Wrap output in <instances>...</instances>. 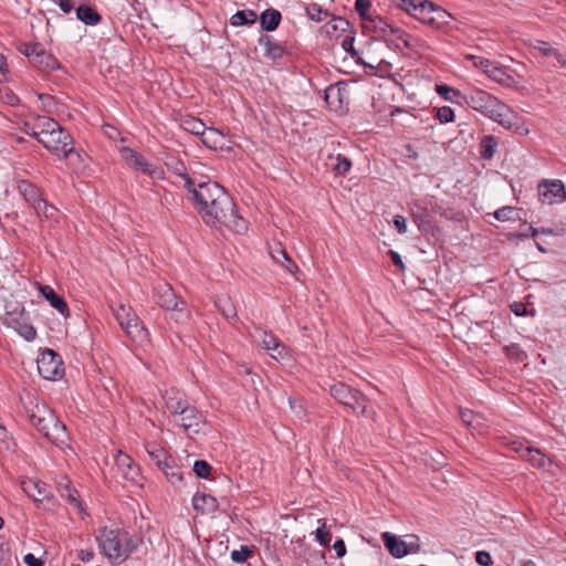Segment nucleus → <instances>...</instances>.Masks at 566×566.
I'll return each instance as SVG.
<instances>
[{"label": "nucleus", "mask_w": 566, "mask_h": 566, "mask_svg": "<svg viewBox=\"0 0 566 566\" xmlns=\"http://www.w3.org/2000/svg\"><path fill=\"white\" fill-rule=\"evenodd\" d=\"M385 547L396 558H402L408 555L407 542L398 538L396 535L385 532L381 535Z\"/></svg>", "instance_id": "nucleus-23"}, {"label": "nucleus", "mask_w": 566, "mask_h": 566, "mask_svg": "<svg viewBox=\"0 0 566 566\" xmlns=\"http://www.w3.org/2000/svg\"><path fill=\"white\" fill-rule=\"evenodd\" d=\"M184 128L193 135H200L205 132V124L200 119L191 117L184 120Z\"/></svg>", "instance_id": "nucleus-47"}, {"label": "nucleus", "mask_w": 566, "mask_h": 566, "mask_svg": "<svg viewBox=\"0 0 566 566\" xmlns=\"http://www.w3.org/2000/svg\"><path fill=\"white\" fill-rule=\"evenodd\" d=\"M24 307L20 304H15L12 308L10 304L6 305V314L3 323L9 327H14L24 321Z\"/></svg>", "instance_id": "nucleus-30"}, {"label": "nucleus", "mask_w": 566, "mask_h": 566, "mask_svg": "<svg viewBox=\"0 0 566 566\" xmlns=\"http://www.w3.org/2000/svg\"><path fill=\"white\" fill-rule=\"evenodd\" d=\"M315 537H316V541L322 546L326 547V546L329 545L332 535H331L329 531L326 530V523L325 522H323L322 526L316 530Z\"/></svg>", "instance_id": "nucleus-51"}, {"label": "nucleus", "mask_w": 566, "mask_h": 566, "mask_svg": "<svg viewBox=\"0 0 566 566\" xmlns=\"http://www.w3.org/2000/svg\"><path fill=\"white\" fill-rule=\"evenodd\" d=\"M192 505L195 511L201 514H212L219 507L217 499L206 493H196L192 497Z\"/></svg>", "instance_id": "nucleus-24"}, {"label": "nucleus", "mask_w": 566, "mask_h": 566, "mask_svg": "<svg viewBox=\"0 0 566 566\" xmlns=\"http://www.w3.org/2000/svg\"><path fill=\"white\" fill-rule=\"evenodd\" d=\"M350 167H352L350 160L347 157L338 154L336 156V163L333 167V171L336 175L344 176L345 174H347L349 171Z\"/></svg>", "instance_id": "nucleus-44"}, {"label": "nucleus", "mask_w": 566, "mask_h": 566, "mask_svg": "<svg viewBox=\"0 0 566 566\" xmlns=\"http://www.w3.org/2000/svg\"><path fill=\"white\" fill-rule=\"evenodd\" d=\"M98 546L103 555L112 560L124 562L133 552V547L123 545L119 530L103 527L97 536Z\"/></svg>", "instance_id": "nucleus-5"}, {"label": "nucleus", "mask_w": 566, "mask_h": 566, "mask_svg": "<svg viewBox=\"0 0 566 566\" xmlns=\"http://www.w3.org/2000/svg\"><path fill=\"white\" fill-rule=\"evenodd\" d=\"M333 548L336 552L337 558H342V557L345 556V554H346V545H345V542L342 538L335 541V543L333 545Z\"/></svg>", "instance_id": "nucleus-63"}, {"label": "nucleus", "mask_w": 566, "mask_h": 566, "mask_svg": "<svg viewBox=\"0 0 566 566\" xmlns=\"http://www.w3.org/2000/svg\"><path fill=\"white\" fill-rule=\"evenodd\" d=\"M475 560L481 566H491L493 563L490 553L486 551H479L475 554Z\"/></svg>", "instance_id": "nucleus-58"}, {"label": "nucleus", "mask_w": 566, "mask_h": 566, "mask_svg": "<svg viewBox=\"0 0 566 566\" xmlns=\"http://www.w3.org/2000/svg\"><path fill=\"white\" fill-rule=\"evenodd\" d=\"M258 19V14L254 10L244 9L237 11L230 19V23L233 27H240L244 24H253Z\"/></svg>", "instance_id": "nucleus-33"}, {"label": "nucleus", "mask_w": 566, "mask_h": 566, "mask_svg": "<svg viewBox=\"0 0 566 566\" xmlns=\"http://www.w3.org/2000/svg\"><path fill=\"white\" fill-rule=\"evenodd\" d=\"M331 396L339 403L353 409L359 415H367V397L359 390L352 388L344 382H336L329 386Z\"/></svg>", "instance_id": "nucleus-7"}, {"label": "nucleus", "mask_w": 566, "mask_h": 566, "mask_svg": "<svg viewBox=\"0 0 566 566\" xmlns=\"http://www.w3.org/2000/svg\"><path fill=\"white\" fill-rule=\"evenodd\" d=\"M112 311L122 329L133 342L143 344L148 339L147 329L130 306L118 304Z\"/></svg>", "instance_id": "nucleus-4"}, {"label": "nucleus", "mask_w": 566, "mask_h": 566, "mask_svg": "<svg viewBox=\"0 0 566 566\" xmlns=\"http://www.w3.org/2000/svg\"><path fill=\"white\" fill-rule=\"evenodd\" d=\"M174 172L184 180V185L186 184L187 178H191L188 175L187 169H186L185 165L181 161H177L175 164Z\"/></svg>", "instance_id": "nucleus-59"}, {"label": "nucleus", "mask_w": 566, "mask_h": 566, "mask_svg": "<svg viewBox=\"0 0 566 566\" xmlns=\"http://www.w3.org/2000/svg\"><path fill=\"white\" fill-rule=\"evenodd\" d=\"M514 209L512 207H502L494 212V217L499 221H507L513 219Z\"/></svg>", "instance_id": "nucleus-54"}, {"label": "nucleus", "mask_w": 566, "mask_h": 566, "mask_svg": "<svg viewBox=\"0 0 566 566\" xmlns=\"http://www.w3.org/2000/svg\"><path fill=\"white\" fill-rule=\"evenodd\" d=\"M282 20L281 12L276 9H266L260 14V23L263 30L274 31L277 29Z\"/></svg>", "instance_id": "nucleus-27"}, {"label": "nucleus", "mask_w": 566, "mask_h": 566, "mask_svg": "<svg viewBox=\"0 0 566 566\" xmlns=\"http://www.w3.org/2000/svg\"><path fill=\"white\" fill-rule=\"evenodd\" d=\"M33 209L39 217L44 216L48 219L53 218L57 212V209L54 206L49 205L43 198L36 201Z\"/></svg>", "instance_id": "nucleus-41"}, {"label": "nucleus", "mask_w": 566, "mask_h": 566, "mask_svg": "<svg viewBox=\"0 0 566 566\" xmlns=\"http://www.w3.org/2000/svg\"><path fill=\"white\" fill-rule=\"evenodd\" d=\"M522 459L530 462L535 468H544L546 464L545 454L542 453L538 449L532 448L527 446L525 448V453L522 454Z\"/></svg>", "instance_id": "nucleus-35"}, {"label": "nucleus", "mask_w": 566, "mask_h": 566, "mask_svg": "<svg viewBox=\"0 0 566 566\" xmlns=\"http://www.w3.org/2000/svg\"><path fill=\"white\" fill-rule=\"evenodd\" d=\"M253 554V551L245 545H242L240 549H234L231 552V559L234 563L242 564L247 562V559Z\"/></svg>", "instance_id": "nucleus-48"}, {"label": "nucleus", "mask_w": 566, "mask_h": 566, "mask_svg": "<svg viewBox=\"0 0 566 566\" xmlns=\"http://www.w3.org/2000/svg\"><path fill=\"white\" fill-rule=\"evenodd\" d=\"M176 421L188 436L205 432L207 427L205 416L191 405L184 410Z\"/></svg>", "instance_id": "nucleus-14"}, {"label": "nucleus", "mask_w": 566, "mask_h": 566, "mask_svg": "<svg viewBox=\"0 0 566 566\" xmlns=\"http://www.w3.org/2000/svg\"><path fill=\"white\" fill-rule=\"evenodd\" d=\"M46 149L54 151L56 155L63 158H70L75 155L80 159V154L73 147V137L62 126L55 129L53 133H46L42 138L38 140Z\"/></svg>", "instance_id": "nucleus-8"}, {"label": "nucleus", "mask_w": 566, "mask_h": 566, "mask_svg": "<svg viewBox=\"0 0 566 566\" xmlns=\"http://www.w3.org/2000/svg\"><path fill=\"white\" fill-rule=\"evenodd\" d=\"M43 436L55 444L64 443L67 438L66 428L54 417V422L50 423Z\"/></svg>", "instance_id": "nucleus-28"}, {"label": "nucleus", "mask_w": 566, "mask_h": 566, "mask_svg": "<svg viewBox=\"0 0 566 566\" xmlns=\"http://www.w3.org/2000/svg\"><path fill=\"white\" fill-rule=\"evenodd\" d=\"M18 50L29 59L34 67L41 71H51L59 67L56 59L48 53L40 43H20Z\"/></svg>", "instance_id": "nucleus-10"}, {"label": "nucleus", "mask_w": 566, "mask_h": 566, "mask_svg": "<svg viewBox=\"0 0 566 566\" xmlns=\"http://www.w3.org/2000/svg\"><path fill=\"white\" fill-rule=\"evenodd\" d=\"M388 254L392 261V263L400 270V271H405L406 269V265L400 256V254L394 250H389L388 251Z\"/></svg>", "instance_id": "nucleus-61"}, {"label": "nucleus", "mask_w": 566, "mask_h": 566, "mask_svg": "<svg viewBox=\"0 0 566 566\" xmlns=\"http://www.w3.org/2000/svg\"><path fill=\"white\" fill-rule=\"evenodd\" d=\"M116 468L122 476L132 482H137L139 476V468L133 462V460L122 451L116 457Z\"/></svg>", "instance_id": "nucleus-21"}, {"label": "nucleus", "mask_w": 566, "mask_h": 566, "mask_svg": "<svg viewBox=\"0 0 566 566\" xmlns=\"http://www.w3.org/2000/svg\"><path fill=\"white\" fill-rule=\"evenodd\" d=\"M353 44H354V38L346 36L343 40L342 46L346 52H348L352 55V57H356L357 52L354 50Z\"/></svg>", "instance_id": "nucleus-62"}, {"label": "nucleus", "mask_w": 566, "mask_h": 566, "mask_svg": "<svg viewBox=\"0 0 566 566\" xmlns=\"http://www.w3.org/2000/svg\"><path fill=\"white\" fill-rule=\"evenodd\" d=\"M23 560L28 566H43V563L31 553L27 554Z\"/></svg>", "instance_id": "nucleus-64"}, {"label": "nucleus", "mask_w": 566, "mask_h": 566, "mask_svg": "<svg viewBox=\"0 0 566 566\" xmlns=\"http://www.w3.org/2000/svg\"><path fill=\"white\" fill-rule=\"evenodd\" d=\"M164 399H165L166 408L176 418H178L184 412V410L188 406H190V403L186 399L185 395L174 388L166 390V392L164 395Z\"/></svg>", "instance_id": "nucleus-18"}, {"label": "nucleus", "mask_w": 566, "mask_h": 566, "mask_svg": "<svg viewBox=\"0 0 566 566\" xmlns=\"http://www.w3.org/2000/svg\"><path fill=\"white\" fill-rule=\"evenodd\" d=\"M155 300L160 307L175 312L176 321L188 318L185 302L178 301L177 295L168 283L159 282L155 286Z\"/></svg>", "instance_id": "nucleus-9"}, {"label": "nucleus", "mask_w": 566, "mask_h": 566, "mask_svg": "<svg viewBox=\"0 0 566 566\" xmlns=\"http://www.w3.org/2000/svg\"><path fill=\"white\" fill-rule=\"evenodd\" d=\"M348 27L349 22L340 17H334L325 24L326 33L328 35H334L338 31L344 32Z\"/></svg>", "instance_id": "nucleus-39"}, {"label": "nucleus", "mask_w": 566, "mask_h": 566, "mask_svg": "<svg viewBox=\"0 0 566 566\" xmlns=\"http://www.w3.org/2000/svg\"><path fill=\"white\" fill-rule=\"evenodd\" d=\"M497 148V140L493 135H485L480 144V155L483 159H491Z\"/></svg>", "instance_id": "nucleus-36"}, {"label": "nucleus", "mask_w": 566, "mask_h": 566, "mask_svg": "<svg viewBox=\"0 0 566 566\" xmlns=\"http://www.w3.org/2000/svg\"><path fill=\"white\" fill-rule=\"evenodd\" d=\"M308 17L314 21H322L321 14L328 15L327 11L323 10L318 4L312 3L306 8Z\"/></svg>", "instance_id": "nucleus-53"}, {"label": "nucleus", "mask_w": 566, "mask_h": 566, "mask_svg": "<svg viewBox=\"0 0 566 566\" xmlns=\"http://www.w3.org/2000/svg\"><path fill=\"white\" fill-rule=\"evenodd\" d=\"M437 92L441 97H443L447 101L452 99L450 94H453V95L460 94L457 90H454L446 84L437 85Z\"/></svg>", "instance_id": "nucleus-56"}, {"label": "nucleus", "mask_w": 566, "mask_h": 566, "mask_svg": "<svg viewBox=\"0 0 566 566\" xmlns=\"http://www.w3.org/2000/svg\"><path fill=\"white\" fill-rule=\"evenodd\" d=\"M394 224L398 233L403 234L407 232V223L406 219L402 216H395L394 218Z\"/></svg>", "instance_id": "nucleus-60"}, {"label": "nucleus", "mask_w": 566, "mask_h": 566, "mask_svg": "<svg viewBox=\"0 0 566 566\" xmlns=\"http://www.w3.org/2000/svg\"><path fill=\"white\" fill-rule=\"evenodd\" d=\"M24 126L38 130V133L34 134L38 135L39 140L45 133L46 135L53 133L55 129H59L61 125L53 118L38 116L33 123H25Z\"/></svg>", "instance_id": "nucleus-26"}, {"label": "nucleus", "mask_w": 566, "mask_h": 566, "mask_svg": "<svg viewBox=\"0 0 566 566\" xmlns=\"http://www.w3.org/2000/svg\"><path fill=\"white\" fill-rule=\"evenodd\" d=\"M19 190L23 195L24 199L32 205V207L36 203L38 200L41 199L38 189L28 181H21L19 185Z\"/></svg>", "instance_id": "nucleus-38"}, {"label": "nucleus", "mask_w": 566, "mask_h": 566, "mask_svg": "<svg viewBox=\"0 0 566 566\" xmlns=\"http://www.w3.org/2000/svg\"><path fill=\"white\" fill-rule=\"evenodd\" d=\"M366 28L373 30L375 36L382 39L389 48L401 50L400 44L394 39L399 28L392 27L379 15L368 17V24Z\"/></svg>", "instance_id": "nucleus-16"}, {"label": "nucleus", "mask_w": 566, "mask_h": 566, "mask_svg": "<svg viewBox=\"0 0 566 566\" xmlns=\"http://www.w3.org/2000/svg\"><path fill=\"white\" fill-rule=\"evenodd\" d=\"M22 490L28 496L33 499L34 502H40L49 497L46 484L39 480L29 479L27 481H22Z\"/></svg>", "instance_id": "nucleus-25"}, {"label": "nucleus", "mask_w": 566, "mask_h": 566, "mask_svg": "<svg viewBox=\"0 0 566 566\" xmlns=\"http://www.w3.org/2000/svg\"><path fill=\"white\" fill-rule=\"evenodd\" d=\"M60 495L64 497L70 504L74 505L82 513L84 512L83 503L78 499V492L72 488L69 480L59 483Z\"/></svg>", "instance_id": "nucleus-29"}, {"label": "nucleus", "mask_w": 566, "mask_h": 566, "mask_svg": "<svg viewBox=\"0 0 566 566\" xmlns=\"http://www.w3.org/2000/svg\"><path fill=\"white\" fill-rule=\"evenodd\" d=\"M14 331H17L22 337H24L27 340H33L36 336L35 328L22 321L20 324H17V326L13 327Z\"/></svg>", "instance_id": "nucleus-46"}, {"label": "nucleus", "mask_w": 566, "mask_h": 566, "mask_svg": "<svg viewBox=\"0 0 566 566\" xmlns=\"http://www.w3.org/2000/svg\"><path fill=\"white\" fill-rule=\"evenodd\" d=\"M397 7L405 10L408 14L413 17L417 9L424 2V0H392Z\"/></svg>", "instance_id": "nucleus-42"}, {"label": "nucleus", "mask_w": 566, "mask_h": 566, "mask_svg": "<svg viewBox=\"0 0 566 566\" xmlns=\"http://www.w3.org/2000/svg\"><path fill=\"white\" fill-rule=\"evenodd\" d=\"M463 99L469 107L482 113L506 129L513 128L517 122L516 115L507 105L483 90H470L463 95Z\"/></svg>", "instance_id": "nucleus-2"}, {"label": "nucleus", "mask_w": 566, "mask_h": 566, "mask_svg": "<svg viewBox=\"0 0 566 566\" xmlns=\"http://www.w3.org/2000/svg\"><path fill=\"white\" fill-rule=\"evenodd\" d=\"M184 187L190 193V200L200 217L208 209V206L212 205L214 199L224 191V188L214 181H197L192 178H187Z\"/></svg>", "instance_id": "nucleus-3"}, {"label": "nucleus", "mask_w": 566, "mask_h": 566, "mask_svg": "<svg viewBox=\"0 0 566 566\" xmlns=\"http://www.w3.org/2000/svg\"><path fill=\"white\" fill-rule=\"evenodd\" d=\"M412 18L433 29H440L448 23V18H450V14L441 7L436 6L433 2L424 0L420 8L417 9V12Z\"/></svg>", "instance_id": "nucleus-11"}, {"label": "nucleus", "mask_w": 566, "mask_h": 566, "mask_svg": "<svg viewBox=\"0 0 566 566\" xmlns=\"http://www.w3.org/2000/svg\"><path fill=\"white\" fill-rule=\"evenodd\" d=\"M436 116L441 124H448L453 122L454 112L450 106H442L438 108Z\"/></svg>", "instance_id": "nucleus-50"}, {"label": "nucleus", "mask_w": 566, "mask_h": 566, "mask_svg": "<svg viewBox=\"0 0 566 566\" xmlns=\"http://www.w3.org/2000/svg\"><path fill=\"white\" fill-rule=\"evenodd\" d=\"M201 218L206 224L216 229L227 228L238 234L248 230L247 221L238 214L237 206L226 190L208 206Z\"/></svg>", "instance_id": "nucleus-1"}, {"label": "nucleus", "mask_w": 566, "mask_h": 566, "mask_svg": "<svg viewBox=\"0 0 566 566\" xmlns=\"http://www.w3.org/2000/svg\"><path fill=\"white\" fill-rule=\"evenodd\" d=\"M122 158L125 160V163L133 169L140 171L145 175H148L153 178L163 179L164 178V171L157 167H154L151 164H149L146 158L137 153L136 150L129 148V147H123L120 149Z\"/></svg>", "instance_id": "nucleus-13"}, {"label": "nucleus", "mask_w": 566, "mask_h": 566, "mask_svg": "<svg viewBox=\"0 0 566 566\" xmlns=\"http://www.w3.org/2000/svg\"><path fill=\"white\" fill-rule=\"evenodd\" d=\"M20 400L29 421L43 434L54 422V415L44 403L40 405L31 392L21 395Z\"/></svg>", "instance_id": "nucleus-6"}, {"label": "nucleus", "mask_w": 566, "mask_h": 566, "mask_svg": "<svg viewBox=\"0 0 566 566\" xmlns=\"http://www.w3.org/2000/svg\"><path fill=\"white\" fill-rule=\"evenodd\" d=\"M504 353L507 357L511 359H514L515 361H523L527 355L525 352L520 347V345L512 343L510 345H506L504 347Z\"/></svg>", "instance_id": "nucleus-43"}, {"label": "nucleus", "mask_w": 566, "mask_h": 566, "mask_svg": "<svg viewBox=\"0 0 566 566\" xmlns=\"http://www.w3.org/2000/svg\"><path fill=\"white\" fill-rule=\"evenodd\" d=\"M410 217L423 235L434 234L438 230L436 220L427 205L415 201L409 207Z\"/></svg>", "instance_id": "nucleus-12"}, {"label": "nucleus", "mask_w": 566, "mask_h": 566, "mask_svg": "<svg viewBox=\"0 0 566 566\" xmlns=\"http://www.w3.org/2000/svg\"><path fill=\"white\" fill-rule=\"evenodd\" d=\"M76 18L87 25H95L102 19L101 14L95 9L85 4L76 9Z\"/></svg>", "instance_id": "nucleus-32"}, {"label": "nucleus", "mask_w": 566, "mask_h": 566, "mask_svg": "<svg viewBox=\"0 0 566 566\" xmlns=\"http://www.w3.org/2000/svg\"><path fill=\"white\" fill-rule=\"evenodd\" d=\"M211 465L205 460H197L193 463V472L198 478L207 479L211 473Z\"/></svg>", "instance_id": "nucleus-49"}, {"label": "nucleus", "mask_w": 566, "mask_h": 566, "mask_svg": "<svg viewBox=\"0 0 566 566\" xmlns=\"http://www.w3.org/2000/svg\"><path fill=\"white\" fill-rule=\"evenodd\" d=\"M468 57L470 60H473L474 65L482 69L485 74H486V70L491 69L494 64V62H492L488 59H483V57H479V56H474V55H469Z\"/></svg>", "instance_id": "nucleus-57"}, {"label": "nucleus", "mask_w": 566, "mask_h": 566, "mask_svg": "<svg viewBox=\"0 0 566 566\" xmlns=\"http://www.w3.org/2000/svg\"><path fill=\"white\" fill-rule=\"evenodd\" d=\"M218 311L227 318H234L237 316V310L232 301L228 296H220L214 302Z\"/></svg>", "instance_id": "nucleus-37"}, {"label": "nucleus", "mask_w": 566, "mask_h": 566, "mask_svg": "<svg viewBox=\"0 0 566 566\" xmlns=\"http://www.w3.org/2000/svg\"><path fill=\"white\" fill-rule=\"evenodd\" d=\"M370 7L369 0H356L355 9L359 13L363 20L368 21L367 10Z\"/></svg>", "instance_id": "nucleus-55"}, {"label": "nucleus", "mask_w": 566, "mask_h": 566, "mask_svg": "<svg viewBox=\"0 0 566 566\" xmlns=\"http://www.w3.org/2000/svg\"><path fill=\"white\" fill-rule=\"evenodd\" d=\"M394 39L400 44L401 50L403 48L409 50H416L419 44L418 40L413 39L401 29H398V32H396Z\"/></svg>", "instance_id": "nucleus-40"}, {"label": "nucleus", "mask_w": 566, "mask_h": 566, "mask_svg": "<svg viewBox=\"0 0 566 566\" xmlns=\"http://www.w3.org/2000/svg\"><path fill=\"white\" fill-rule=\"evenodd\" d=\"M255 337L261 338V344L263 348L269 352L271 357L274 359L282 358L284 356L285 347L277 340V338L272 334L263 329L256 331Z\"/></svg>", "instance_id": "nucleus-20"}, {"label": "nucleus", "mask_w": 566, "mask_h": 566, "mask_svg": "<svg viewBox=\"0 0 566 566\" xmlns=\"http://www.w3.org/2000/svg\"><path fill=\"white\" fill-rule=\"evenodd\" d=\"M149 458L158 467V469H165L168 467V462L172 461L166 453V451L157 444L147 447Z\"/></svg>", "instance_id": "nucleus-34"}, {"label": "nucleus", "mask_w": 566, "mask_h": 566, "mask_svg": "<svg viewBox=\"0 0 566 566\" xmlns=\"http://www.w3.org/2000/svg\"><path fill=\"white\" fill-rule=\"evenodd\" d=\"M259 44L264 48V56L272 61H277L283 57L285 49L273 36L262 34L259 38Z\"/></svg>", "instance_id": "nucleus-22"}, {"label": "nucleus", "mask_w": 566, "mask_h": 566, "mask_svg": "<svg viewBox=\"0 0 566 566\" xmlns=\"http://www.w3.org/2000/svg\"><path fill=\"white\" fill-rule=\"evenodd\" d=\"M270 254L276 263L283 264V259H286L287 252L280 243H275L270 248Z\"/></svg>", "instance_id": "nucleus-52"}, {"label": "nucleus", "mask_w": 566, "mask_h": 566, "mask_svg": "<svg viewBox=\"0 0 566 566\" xmlns=\"http://www.w3.org/2000/svg\"><path fill=\"white\" fill-rule=\"evenodd\" d=\"M40 294L55 308L61 315L67 317L70 315L69 306L63 296L55 293L50 285L36 283Z\"/></svg>", "instance_id": "nucleus-19"}, {"label": "nucleus", "mask_w": 566, "mask_h": 566, "mask_svg": "<svg viewBox=\"0 0 566 566\" xmlns=\"http://www.w3.org/2000/svg\"><path fill=\"white\" fill-rule=\"evenodd\" d=\"M538 197L542 203L562 202L566 197L564 184L560 180H546L538 185Z\"/></svg>", "instance_id": "nucleus-17"}, {"label": "nucleus", "mask_w": 566, "mask_h": 566, "mask_svg": "<svg viewBox=\"0 0 566 566\" xmlns=\"http://www.w3.org/2000/svg\"><path fill=\"white\" fill-rule=\"evenodd\" d=\"M486 75L494 82L506 87L512 86L515 82L513 76L507 74L506 71L496 63H494L491 69L486 70Z\"/></svg>", "instance_id": "nucleus-31"}, {"label": "nucleus", "mask_w": 566, "mask_h": 566, "mask_svg": "<svg viewBox=\"0 0 566 566\" xmlns=\"http://www.w3.org/2000/svg\"><path fill=\"white\" fill-rule=\"evenodd\" d=\"M39 374L48 380L61 375L62 359L53 349L46 348L36 360Z\"/></svg>", "instance_id": "nucleus-15"}, {"label": "nucleus", "mask_w": 566, "mask_h": 566, "mask_svg": "<svg viewBox=\"0 0 566 566\" xmlns=\"http://www.w3.org/2000/svg\"><path fill=\"white\" fill-rule=\"evenodd\" d=\"M171 461L168 462V467H166L165 469H160L164 474L166 475V478L172 483L175 484L176 482H181L182 481V472L181 470L171 464L170 463Z\"/></svg>", "instance_id": "nucleus-45"}]
</instances>
